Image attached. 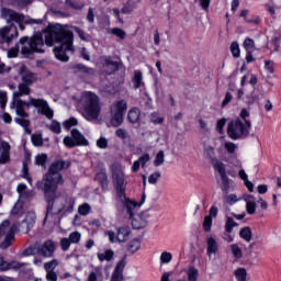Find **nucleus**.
<instances>
[{"mask_svg":"<svg viewBox=\"0 0 281 281\" xmlns=\"http://www.w3.org/2000/svg\"><path fill=\"white\" fill-rule=\"evenodd\" d=\"M203 227L205 232H212V218L210 216L204 217Z\"/></svg>","mask_w":281,"mask_h":281,"instance_id":"nucleus-60","label":"nucleus"},{"mask_svg":"<svg viewBox=\"0 0 281 281\" xmlns=\"http://www.w3.org/2000/svg\"><path fill=\"white\" fill-rule=\"evenodd\" d=\"M244 49H246V52H254V49H256V42H254V40L247 37L244 41Z\"/></svg>","mask_w":281,"mask_h":281,"instance_id":"nucleus-41","label":"nucleus"},{"mask_svg":"<svg viewBox=\"0 0 281 281\" xmlns=\"http://www.w3.org/2000/svg\"><path fill=\"white\" fill-rule=\"evenodd\" d=\"M207 256H212V254H216L218 251V243L213 237L207 238Z\"/></svg>","mask_w":281,"mask_h":281,"instance_id":"nucleus-32","label":"nucleus"},{"mask_svg":"<svg viewBox=\"0 0 281 281\" xmlns=\"http://www.w3.org/2000/svg\"><path fill=\"white\" fill-rule=\"evenodd\" d=\"M258 102V94H247L246 95V104L251 106V104H256Z\"/></svg>","mask_w":281,"mask_h":281,"instance_id":"nucleus-57","label":"nucleus"},{"mask_svg":"<svg viewBox=\"0 0 281 281\" xmlns=\"http://www.w3.org/2000/svg\"><path fill=\"white\" fill-rule=\"evenodd\" d=\"M80 238H82V235L79 232H72L70 233L68 239L70 240V243L78 245V243H80Z\"/></svg>","mask_w":281,"mask_h":281,"instance_id":"nucleus-47","label":"nucleus"},{"mask_svg":"<svg viewBox=\"0 0 281 281\" xmlns=\"http://www.w3.org/2000/svg\"><path fill=\"white\" fill-rule=\"evenodd\" d=\"M1 18L7 21L8 25H13L12 21L14 23H25L26 25H41L43 23V20H36V19H27L25 20V15L21 13H16V11L8 8H2L1 9Z\"/></svg>","mask_w":281,"mask_h":281,"instance_id":"nucleus-10","label":"nucleus"},{"mask_svg":"<svg viewBox=\"0 0 281 281\" xmlns=\"http://www.w3.org/2000/svg\"><path fill=\"white\" fill-rule=\"evenodd\" d=\"M18 193L20 195L19 201H27L29 199H32L34 196V192L32 190H27V186L21 183L18 186Z\"/></svg>","mask_w":281,"mask_h":281,"instance_id":"nucleus-23","label":"nucleus"},{"mask_svg":"<svg viewBox=\"0 0 281 281\" xmlns=\"http://www.w3.org/2000/svg\"><path fill=\"white\" fill-rule=\"evenodd\" d=\"M46 280L47 281H58V274L56 271H48L46 272Z\"/></svg>","mask_w":281,"mask_h":281,"instance_id":"nucleus-64","label":"nucleus"},{"mask_svg":"<svg viewBox=\"0 0 281 281\" xmlns=\"http://www.w3.org/2000/svg\"><path fill=\"white\" fill-rule=\"evenodd\" d=\"M142 248V240L139 238H134L127 244V251L130 254H136Z\"/></svg>","mask_w":281,"mask_h":281,"instance_id":"nucleus-30","label":"nucleus"},{"mask_svg":"<svg viewBox=\"0 0 281 281\" xmlns=\"http://www.w3.org/2000/svg\"><path fill=\"white\" fill-rule=\"evenodd\" d=\"M100 262H111L113 260V257L115 256V252L112 249H106L104 252H98L97 254Z\"/></svg>","mask_w":281,"mask_h":281,"instance_id":"nucleus-29","label":"nucleus"},{"mask_svg":"<svg viewBox=\"0 0 281 281\" xmlns=\"http://www.w3.org/2000/svg\"><path fill=\"white\" fill-rule=\"evenodd\" d=\"M238 201H240V199H238V196H236V194H229V195L224 196V202L227 205H234L235 203H238Z\"/></svg>","mask_w":281,"mask_h":281,"instance_id":"nucleus-45","label":"nucleus"},{"mask_svg":"<svg viewBox=\"0 0 281 281\" xmlns=\"http://www.w3.org/2000/svg\"><path fill=\"white\" fill-rule=\"evenodd\" d=\"M94 181H98L102 188H108L109 186V176L106 175V170H101L94 177Z\"/></svg>","mask_w":281,"mask_h":281,"instance_id":"nucleus-28","label":"nucleus"},{"mask_svg":"<svg viewBox=\"0 0 281 281\" xmlns=\"http://www.w3.org/2000/svg\"><path fill=\"white\" fill-rule=\"evenodd\" d=\"M23 201L18 200L13 209L11 210L12 216H19V214H23Z\"/></svg>","mask_w":281,"mask_h":281,"instance_id":"nucleus-38","label":"nucleus"},{"mask_svg":"<svg viewBox=\"0 0 281 281\" xmlns=\"http://www.w3.org/2000/svg\"><path fill=\"white\" fill-rule=\"evenodd\" d=\"M224 147H225V149L227 150V153H228L229 155H235L236 148H237L236 144H234V143H232V142H226V143L224 144Z\"/></svg>","mask_w":281,"mask_h":281,"instance_id":"nucleus-51","label":"nucleus"},{"mask_svg":"<svg viewBox=\"0 0 281 281\" xmlns=\"http://www.w3.org/2000/svg\"><path fill=\"white\" fill-rule=\"evenodd\" d=\"M36 166H42V168H46L47 164V154H41L35 157Z\"/></svg>","mask_w":281,"mask_h":281,"instance_id":"nucleus-40","label":"nucleus"},{"mask_svg":"<svg viewBox=\"0 0 281 281\" xmlns=\"http://www.w3.org/2000/svg\"><path fill=\"white\" fill-rule=\"evenodd\" d=\"M19 37V30L16 25L11 24L9 26H3L0 29V45L10 46L14 38Z\"/></svg>","mask_w":281,"mask_h":281,"instance_id":"nucleus-13","label":"nucleus"},{"mask_svg":"<svg viewBox=\"0 0 281 281\" xmlns=\"http://www.w3.org/2000/svg\"><path fill=\"white\" fill-rule=\"evenodd\" d=\"M60 246L63 251H67L69 247H71V241L69 240V238H61Z\"/></svg>","mask_w":281,"mask_h":281,"instance_id":"nucleus-62","label":"nucleus"},{"mask_svg":"<svg viewBox=\"0 0 281 281\" xmlns=\"http://www.w3.org/2000/svg\"><path fill=\"white\" fill-rule=\"evenodd\" d=\"M72 126H78V119L70 117L64 122V128H66V131H69Z\"/></svg>","mask_w":281,"mask_h":281,"instance_id":"nucleus-46","label":"nucleus"},{"mask_svg":"<svg viewBox=\"0 0 281 281\" xmlns=\"http://www.w3.org/2000/svg\"><path fill=\"white\" fill-rule=\"evenodd\" d=\"M244 201L246 202L247 214H256V198L254 195H245Z\"/></svg>","mask_w":281,"mask_h":281,"instance_id":"nucleus-26","label":"nucleus"},{"mask_svg":"<svg viewBox=\"0 0 281 281\" xmlns=\"http://www.w3.org/2000/svg\"><path fill=\"white\" fill-rule=\"evenodd\" d=\"M74 32H76V34H78L79 38H81V41H89V36H87V33H85L80 27L78 26H72Z\"/></svg>","mask_w":281,"mask_h":281,"instance_id":"nucleus-52","label":"nucleus"},{"mask_svg":"<svg viewBox=\"0 0 281 281\" xmlns=\"http://www.w3.org/2000/svg\"><path fill=\"white\" fill-rule=\"evenodd\" d=\"M27 263L25 262H19V261H5L3 257H0V271H10V269H14L18 271V269H23V267H26Z\"/></svg>","mask_w":281,"mask_h":281,"instance_id":"nucleus-15","label":"nucleus"},{"mask_svg":"<svg viewBox=\"0 0 281 281\" xmlns=\"http://www.w3.org/2000/svg\"><path fill=\"white\" fill-rule=\"evenodd\" d=\"M231 249L235 258H243V250L240 249V247H238V245L233 244L231 246Z\"/></svg>","mask_w":281,"mask_h":281,"instance_id":"nucleus-53","label":"nucleus"},{"mask_svg":"<svg viewBox=\"0 0 281 281\" xmlns=\"http://www.w3.org/2000/svg\"><path fill=\"white\" fill-rule=\"evenodd\" d=\"M204 155L206 157V159H210L213 168L216 170L218 169V166H225V164L221 162L217 158H216V151H214V147L212 146H206L204 148Z\"/></svg>","mask_w":281,"mask_h":281,"instance_id":"nucleus-19","label":"nucleus"},{"mask_svg":"<svg viewBox=\"0 0 281 281\" xmlns=\"http://www.w3.org/2000/svg\"><path fill=\"white\" fill-rule=\"evenodd\" d=\"M139 115H140L139 109L133 108L127 113V120L128 122H131V124H137V122H139Z\"/></svg>","mask_w":281,"mask_h":281,"instance_id":"nucleus-31","label":"nucleus"},{"mask_svg":"<svg viewBox=\"0 0 281 281\" xmlns=\"http://www.w3.org/2000/svg\"><path fill=\"white\" fill-rule=\"evenodd\" d=\"M164 164V150L158 151L154 160V166L159 167Z\"/></svg>","mask_w":281,"mask_h":281,"instance_id":"nucleus-55","label":"nucleus"},{"mask_svg":"<svg viewBox=\"0 0 281 281\" xmlns=\"http://www.w3.org/2000/svg\"><path fill=\"white\" fill-rule=\"evenodd\" d=\"M36 223V215L34 213H29L21 223L14 224L11 227V231L7 236L4 237L3 241L0 244V249H8L9 247H12V244L14 243V233L16 229L20 232H23L24 234H27L32 227H34Z\"/></svg>","mask_w":281,"mask_h":281,"instance_id":"nucleus-7","label":"nucleus"},{"mask_svg":"<svg viewBox=\"0 0 281 281\" xmlns=\"http://www.w3.org/2000/svg\"><path fill=\"white\" fill-rule=\"evenodd\" d=\"M64 145L67 148H76V146H89V140L85 137L78 128L71 131V136H66L64 138Z\"/></svg>","mask_w":281,"mask_h":281,"instance_id":"nucleus-12","label":"nucleus"},{"mask_svg":"<svg viewBox=\"0 0 281 281\" xmlns=\"http://www.w3.org/2000/svg\"><path fill=\"white\" fill-rule=\"evenodd\" d=\"M21 49V46L19 44L15 45V47L8 50V58H16L19 56V52Z\"/></svg>","mask_w":281,"mask_h":281,"instance_id":"nucleus-50","label":"nucleus"},{"mask_svg":"<svg viewBox=\"0 0 281 281\" xmlns=\"http://www.w3.org/2000/svg\"><path fill=\"white\" fill-rule=\"evenodd\" d=\"M18 74L22 77L23 85H33L34 83V74L27 70V66L20 65L18 66Z\"/></svg>","mask_w":281,"mask_h":281,"instance_id":"nucleus-18","label":"nucleus"},{"mask_svg":"<svg viewBox=\"0 0 281 281\" xmlns=\"http://www.w3.org/2000/svg\"><path fill=\"white\" fill-rule=\"evenodd\" d=\"M112 172V183L116 192L117 201L122 202L123 207H127L128 212L135 207L133 201L126 198V179L124 178V170H122V165L114 162L111 166Z\"/></svg>","mask_w":281,"mask_h":281,"instance_id":"nucleus-4","label":"nucleus"},{"mask_svg":"<svg viewBox=\"0 0 281 281\" xmlns=\"http://www.w3.org/2000/svg\"><path fill=\"white\" fill-rule=\"evenodd\" d=\"M128 110V103L125 100L117 101L111 110L110 123L114 128H119L124 123V115Z\"/></svg>","mask_w":281,"mask_h":281,"instance_id":"nucleus-11","label":"nucleus"},{"mask_svg":"<svg viewBox=\"0 0 281 281\" xmlns=\"http://www.w3.org/2000/svg\"><path fill=\"white\" fill-rule=\"evenodd\" d=\"M171 260H172V254H170L168 251H164L160 255V262H161V265H168Z\"/></svg>","mask_w":281,"mask_h":281,"instance_id":"nucleus-48","label":"nucleus"},{"mask_svg":"<svg viewBox=\"0 0 281 281\" xmlns=\"http://www.w3.org/2000/svg\"><path fill=\"white\" fill-rule=\"evenodd\" d=\"M70 69L72 74H85V76H93V74H95V70L93 68H89L83 64H76L70 67Z\"/></svg>","mask_w":281,"mask_h":281,"instance_id":"nucleus-22","label":"nucleus"},{"mask_svg":"<svg viewBox=\"0 0 281 281\" xmlns=\"http://www.w3.org/2000/svg\"><path fill=\"white\" fill-rule=\"evenodd\" d=\"M56 251V243L53 240H46L42 247L38 248L40 256L44 258H52Z\"/></svg>","mask_w":281,"mask_h":281,"instance_id":"nucleus-16","label":"nucleus"},{"mask_svg":"<svg viewBox=\"0 0 281 281\" xmlns=\"http://www.w3.org/2000/svg\"><path fill=\"white\" fill-rule=\"evenodd\" d=\"M160 178H161V172L156 171L149 176L148 182L155 186V183H157V181H159Z\"/></svg>","mask_w":281,"mask_h":281,"instance_id":"nucleus-54","label":"nucleus"},{"mask_svg":"<svg viewBox=\"0 0 281 281\" xmlns=\"http://www.w3.org/2000/svg\"><path fill=\"white\" fill-rule=\"evenodd\" d=\"M58 265H59L58 259H53V260L44 263V269L46 272L54 271V269H56V267H58Z\"/></svg>","mask_w":281,"mask_h":281,"instance_id":"nucleus-42","label":"nucleus"},{"mask_svg":"<svg viewBox=\"0 0 281 281\" xmlns=\"http://www.w3.org/2000/svg\"><path fill=\"white\" fill-rule=\"evenodd\" d=\"M32 143L34 146H43V136L32 135Z\"/></svg>","mask_w":281,"mask_h":281,"instance_id":"nucleus-63","label":"nucleus"},{"mask_svg":"<svg viewBox=\"0 0 281 281\" xmlns=\"http://www.w3.org/2000/svg\"><path fill=\"white\" fill-rule=\"evenodd\" d=\"M115 136L119 137V139H122V142L131 139V135L128 134V132L122 127L115 131Z\"/></svg>","mask_w":281,"mask_h":281,"instance_id":"nucleus-37","label":"nucleus"},{"mask_svg":"<svg viewBox=\"0 0 281 281\" xmlns=\"http://www.w3.org/2000/svg\"><path fill=\"white\" fill-rule=\"evenodd\" d=\"M36 254H38V248L29 247L23 251L22 256H36Z\"/></svg>","mask_w":281,"mask_h":281,"instance_id":"nucleus-59","label":"nucleus"},{"mask_svg":"<svg viewBox=\"0 0 281 281\" xmlns=\"http://www.w3.org/2000/svg\"><path fill=\"white\" fill-rule=\"evenodd\" d=\"M148 161H150V155H142L136 161H134L132 167L133 172H137L139 170V166H142V168H145Z\"/></svg>","mask_w":281,"mask_h":281,"instance_id":"nucleus-24","label":"nucleus"},{"mask_svg":"<svg viewBox=\"0 0 281 281\" xmlns=\"http://www.w3.org/2000/svg\"><path fill=\"white\" fill-rule=\"evenodd\" d=\"M126 267V258L121 259L112 273L110 281H124V269Z\"/></svg>","mask_w":281,"mask_h":281,"instance_id":"nucleus-17","label":"nucleus"},{"mask_svg":"<svg viewBox=\"0 0 281 281\" xmlns=\"http://www.w3.org/2000/svg\"><path fill=\"white\" fill-rule=\"evenodd\" d=\"M231 52L234 58H240V46L238 45V42H233L231 44Z\"/></svg>","mask_w":281,"mask_h":281,"instance_id":"nucleus-43","label":"nucleus"},{"mask_svg":"<svg viewBox=\"0 0 281 281\" xmlns=\"http://www.w3.org/2000/svg\"><path fill=\"white\" fill-rule=\"evenodd\" d=\"M0 150H2L1 155H0V165L9 164V161H10V143L2 140L0 143Z\"/></svg>","mask_w":281,"mask_h":281,"instance_id":"nucleus-21","label":"nucleus"},{"mask_svg":"<svg viewBox=\"0 0 281 281\" xmlns=\"http://www.w3.org/2000/svg\"><path fill=\"white\" fill-rule=\"evenodd\" d=\"M234 227H238V223H236L233 217H226L225 231L227 234H232Z\"/></svg>","mask_w":281,"mask_h":281,"instance_id":"nucleus-35","label":"nucleus"},{"mask_svg":"<svg viewBox=\"0 0 281 281\" xmlns=\"http://www.w3.org/2000/svg\"><path fill=\"white\" fill-rule=\"evenodd\" d=\"M79 109H82V115L88 122H93L100 117V98L93 92H83L78 101Z\"/></svg>","mask_w":281,"mask_h":281,"instance_id":"nucleus-5","label":"nucleus"},{"mask_svg":"<svg viewBox=\"0 0 281 281\" xmlns=\"http://www.w3.org/2000/svg\"><path fill=\"white\" fill-rule=\"evenodd\" d=\"M97 146L98 148H109V140L104 137H100L98 140H97Z\"/></svg>","mask_w":281,"mask_h":281,"instance_id":"nucleus-61","label":"nucleus"},{"mask_svg":"<svg viewBox=\"0 0 281 281\" xmlns=\"http://www.w3.org/2000/svg\"><path fill=\"white\" fill-rule=\"evenodd\" d=\"M131 236V227L128 226H122L119 228L116 238L119 243H126Z\"/></svg>","mask_w":281,"mask_h":281,"instance_id":"nucleus-25","label":"nucleus"},{"mask_svg":"<svg viewBox=\"0 0 281 281\" xmlns=\"http://www.w3.org/2000/svg\"><path fill=\"white\" fill-rule=\"evenodd\" d=\"M19 91L13 92V100L11 102V109H15L16 115L20 117H15L14 122L15 124H19L24 128V133L26 135H32V130H30V113L25 112V109H30V106H35V109H40V113L42 115H45L47 120H53L54 117V110L49 108L47 104V101L43 99H34L32 97L29 98L27 101H23L19 98H22V95H30V86L27 83H20L18 87Z\"/></svg>","mask_w":281,"mask_h":281,"instance_id":"nucleus-1","label":"nucleus"},{"mask_svg":"<svg viewBox=\"0 0 281 281\" xmlns=\"http://www.w3.org/2000/svg\"><path fill=\"white\" fill-rule=\"evenodd\" d=\"M44 34L47 47H53L58 43L59 46L53 49L57 60H61V63L69 61L67 52H74V32L67 30L66 25L55 24L49 25Z\"/></svg>","mask_w":281,"mask_h":281,"instance_id":"nucleus-3","label":"nucleus"},{"mask_svg":"<svg viewBox=\"0 0 281 281\" xmlns=\"http://www.w3.org/2000/svg\"><path fill=\"white\" fill-rule=\"evenodd\" d=\"M239 236L246 243H251V238H252L251 228L249 226H246V227L241 228L240 232H239Z\"/></svg>","mask_w":281,"mask_h":281,"instance_id":"nucleus-33","label":"nucleus"},{"mask_svg":"<svg viewBox=\"0 0 281 281\" xmlns=\"http://www.w3.org/2000/svg\"><path fill=\"white\" fill-rule=\"evenodd\" d=\"M265 69L266 71H268V74H276L274 64L271 60L265 61Z\"/></svg>","mask_w":281,"mask_h":281,"instance_id":"nucleus-58","label":"nucleus"},{"mask_svg":"<svg viewBox=\"0 0 281 281\" xmlns=\"http://www.w3.org/2000/svg\"><path fill=\"white\" fill-rule=\"evenodd\" d=\"M80 216H87L91 212V205L89 203H83L78 207Z\"/></svg>","mask_w":281,"mask_h":281,"instance_id":"nucleus-44","label":"nucleus"},{"mask_svg":"<svg viewBox=\"0 0 281 281\" xmlns=\"http://www.w3.org/2000/svg\"><path fill=\"white\" fill-rule=\"evenodd\" d=\"M104 69L108 76H111L112 74H115V71L120 69V63L113 61L112 59H105Z\"/></svg>","mask_w":281,"mask_h":281,"instance_id":"nucleus-27","label":"nucleus"},{"mask_svg":"<svg viewBox=\"0 0 281 281\" xmlns=\"http://www.w3.org/2000/svg\"><path fill=\"white\" fill-rule=\"evenodd\" d=\"M215 170L218 171V175L221 176V180H222L221 189L223 190V192H227V190H229V183L232 180H229V178L227 177L225 165H218L217 169Z\"/></svg>","mask_w":281,"mask_h":281,"instance_id":"nucleus-20","label":"nucleus"},{"mask_svg":"<svg viewBox=\"0 0 281 281\" xmlns=\"http://www.w3.org/2000/svg\"><path fill=\"white\" fill-rule=\"evenodd\" d=\"M69 166H71V162L66 160L54 161L50 165L48 172L43 177L41 181H37L36 183L37 190L44 191V199L47 203L44 223L47 221V216H49V214H54V201H56V192L58 190V186L64 183L60 170H67Z\"/></svg>","mask_w":281,"mask_h":281,"instance_id":"nucleus-2","label":"nucleus"},{"mask_svg":"<svg viewBox=\"0 0 281 281\" xmlns=\"http://www.w3.org/2000/svg\"><path fill=\"white\" fill-rule=\"evenodd\" d=\"M235 278L237 281H247V270L245 268H238L235 270Z\"/></svg>","mask_w":281,"mask_h":281,"instance_id":"nucleus-39","label":"nucleus"},{"mask_svg":"<svg viewBox=\"0 0 281 281\" xmlns=\"http://www.w3.org/2000/svg\"><path fill=\"white\" fill-rule=\"evenodd\" d=\"M225 124H227V119H221L217 121L216 131L220 133V135H223V128H225Z\"/></svg>","mask_w":281,"mask_h":281,"instance_id":"nucleus-56","label":"nucleus"},{"mask_svg":"<svg viewBox=\"0 0 281 281\" xmlns=\"http://www.w3.org/2000/svg\"><path fill=\"white\" fill-rule=\"evenodd\" d=\"M143 80V75L140 72V70H135L134 71V77L132 79V82L134 83V89H139V87H142L144 85Z\"/></svg>","mask_w":281,"mask_h":281,"instance_id":"nucleus-34","label":"nucleus"},{"mask_svg":"<svg viewBox=\"0 0 281 281\" xmlns=\"http://www.w3.org/2000/svg\"><path fill=\"white\" fill-rule=\"evenodd\" d=\"M146 202V193L142 194L139 204L137 202H133L134 207L128 211V207H125L130 218H132V227L133 229H144L148 225V221L146 220V214H135V210L137 207H142L144 203Z\"/></svg>","mask_w":281,"mask_h":281,"instance_id":"nucleus-9","label":"nucleus"},{"mask_svg":"<svg viewBox=\"0 0 281 281\" xmlns=\"http://www.w3.org/2000/svg\"><path fill=\"white\" fill-rule=\"evenodd\" d=\"M188 280L189 281H196L199 280V270L194 268H190L188 271Z\"/></svg>","mask_w":281,"mask_h":281,"instance_id":"nucleus-49","label":"nucleus"},{"mask_svg":"<svg viewBox=\"0 0 281 281\" xmlns=\"http://www.w3.org/2000/svg\"><path fill=\"white\" fill-rule=\"evenodd\" d=\"M46 128L48 131H52L53 133H56V135H60V133H61L60 123L58 121H56V120H54L50 125L47 124Z\"/></svg>","mask_w":281,"mask_h":281,"instance_id":"nucleus-36","label":"nucleus"},{"mask_svg":"<svg viewBox=\"0 0 281 281\" xmlns=\"http://www.w3.org/2000/svg\"><path fill=\"white\" fill-rule=\"evenodd\" d=\"M59 206H56V212L54 214H65L74 212V205H76V200L68 195H63L56 200Z\"/></svg>","mask_w":281,"mask_h":281,"instance_id":"nucleus-14","label":"nucleus"},{"mask_svg":"<svg viewBox=\"0 0 281 281\" xmlns=\"http://www.w3.org/2000/svg\"><path fill=\"white\" fill-rule=\"evenodd\" d=\"M18 45L21 47V54L24 58H32L34 54H45V40L43 35L21 37Z\"/></svg>","mask_w":281,"mask_h":281,"instance_id":"nucleus-6","label":"nucleus"},{"mask_svg":"<svg viewBox=\"0 0 281 281\" xmlns=\"http://www.w3.org/2000/svg\"><path fill=\"white\" fill-rule=\"evenodd\" d=\"M251 128V121H245L235 119L227 125V135L231 139H247L249 137V131Z\"/></svg>","mask_w":281,"mask_h":281,"instance_id":"nucleus-8","label":"nucleus"}]
</instances>
